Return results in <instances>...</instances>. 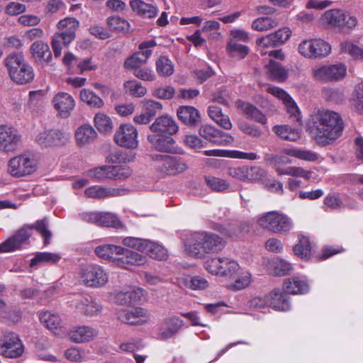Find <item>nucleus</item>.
Instances as JSON below:
<instances>
[{
    "label": "nucleus",
    "mask_w": 363,
    "mask_h": 363,
    "mask_svg": "<svg viewBox=\"0 0 363 363\" xmlns=\"http://www.w3.org/2000/svg\"><path fill=\"white\" fill-rule=\"evenodd\" d=\"M258 224L274 233L286 234L294 228L292 219L283 213L274 211L261 216L257 220Z\"/></svg>",
    "instance_id": "nucleus-5"
},
{
    "label": "nucleus",
    "mask_w": 363,
    "mask_h": 363,
    "mask_svg": "<svg viewBox=\"0 0 363 363\" xmlns=\"http://www.w3.org/2000/svg\"><path fill=\"white\" fill-rule=\"evenodd\" d=\"M294 252L301 258H308L311 252L309 238L304 235L300 236L298 243L294 247Z\"/></svg>",
    "instance_id": "nucleus-49"
},
{
    "label": "nucleus",
    "mask_w": 363,
    "mask_h": 363,
    "mask_svg": "<svg viewBox=\"0 0 363 363\" xmlns=\"http://www.w3.org/2000/svg\"><path fill=\"white\" fill-rule=\"evenodd\" d=\"M347 68L342 64L323 65L312 69L313 77L321 82H330L342 79L346 74Z\"/></svg>",
    "instance_id": "nucleus-10"
},
{
    "label": "nucleus",
    "mask_w": 363,
    "mask_h": 363,
    "mask_svg": "<svg viewBox=\"0 0 363 363\" xmlns=\"http://www.w3.org/2000/svg\"><path fill=\"white\" fill-rule=\"evenodd\" d=\"M268 72L272 79L278 82L284 81L287 76L286 70L279 62L273 60H271L268 65Z\"/></svg>",
    "instance_id": "nucleus-50"
},
{
    "label": "nucleus",
    "mask_w": 363,
    "mask_h": 363,
    "mask_svg": "<svg viewBox=\"0 0 363 363\" xmlns=\"http://www.w3.org/2000/svg\"><path fill=\"white\" fill-rule=\"evenodd\" d=\"M152 147L157 151L174 153L175 143L174 139L170 136L163 135L161 133H155L148 135L147 138Z\"/></svg>",
    "instance_id": "nucleus-28"
},
{
    "label": "nucleus",
    "mask_w": 363,
    "mask_h": 363,
    "mask_svg": "<svg viewBox=\"0 0 363 363\" xmlns=\"http://www.w3.org/2000/svg\"><path fill=\"white\" fill-rule=\"evenodd\" d=\"M117 318L121 322L128 325H142L149 319V313L143 308L132 310L123 309L117 313Z\"/></svg>",
    "instance_id": "nucleus-22"
},
{
    "label": "nucleus",
    "mask_w": 363,
    "mask_h": 363,
    "mask_svg": "<svg viewBox=\"0 0 363 363\" xmlns=\"http://www.w3.org/2000/svg\"><path fill=\"white\" fill-rule=\"evenodd\" d=\"M77 311L90 318L100 316L103 311V305L96 299L82 298L74 303Z\"/></svg>",
    "instance_id": "nucleus-20"
},
{
    "label": "nucleus",
    "mask_w": 363,
    "mask_h": 363,
    "mask_svg": "<svg viewBox=\"0 0 363 363\" xmlns=\"http://www.w3.org/2000/svg\"><path fill=\"white\" fill-rule=\"evenodd\" d=\"M213 228L232 240L242 239L249 232V227L246 225H230L228 227H223L220 224L216 223L213 225Z\"/></svg>",
    "instance_id": "nucleus-32"
},
{
    "label": "nucleus",
    "mask_w": 363,
    "mask_h": 363,
    "mask_svg": "<svg viewBox=\"0 0 363 363\" xmlns=\"http://www.w3.org/2000/svg\"><path fill=\"white\" fill-rule=\"evenodd\" d=\"M323 23L330 28L354 27L357 24L356 18L340 9H330L325 12L322 17Z\"/></svg>",
    "instance_id": "nucleus-11"
},
{
    "label": "nucleus",
    "mask_w": 363,
    "mask_h": 363,
    "mask_svg": "<svg viewBox=\"0 0 363 363\" xmlns=\"http://www.w3.org/2000/svg\"><path fill=\"white\" fill-rule=\"evenodd\" d=\"M21 142V135L18 131L7 125H0V150L4 152H13Z\"/></svg>",
    "instance_id": "nucleus-18"
},
{
    "label": "nucleus",
    "mask_w": 363,
    "mask_h": 363,
    "mask_svg": "<svg viewBox=\"0 0 363 363\" xmlns=\"http://www.w3.org/2000/svg\"><path fill=\"white\" fill-rule=\"evenodd\" d=\"M340 115L331 110H318L311 115L308 130L317 144L326 146L340 138L344 130Z\"/></svg>",
    "instance_id": "nucleus-1"
},
{
    "label": "nucleus",
    "mask_w": 363,
    "mask_h": 363,
    "mask_svg": "<svg viewBox=\"0 0 363 363\" xmlns=\"http://www.w3.org/2000/svg\"><path fill=\"white\" fill-rule=\"evenodd\" d=\"M96 132L90 125H82L77 128L75 137L77 144L80 146L84 145L94 140Z\"/></svg>",
    "instance_id": "nucleus-38"
},
{
    "label": "nucleus",
    "mask_w": 363,
    "mask_h": 363,
    "mask_svg": "<svg viewBox=\"0 0 363 363\" xmlns=\"http://www.w3.org/2000/svg\"><path fill=\"white\" fill-rule=\"evenodd\" d=\"M157 73L162 77H168L174 72V65L172 61L165 56H161L156 61Z\"/></svg>",
    "instance_id": "nucleus-52"
},
{
    "label": "nucleus",
    "mask_w": 363,
    "mask_h": 363,
    "mask_svg": "<svg viewBox=\"0 0 363 363\" xmlns=\"http://www.w3.org/2000/svg\"><path fill=\"white\" fill-rule=\"evenodd\" d=\"M138 132L131 124H122L116 131L114 140L120 146L135 148L138 146Z\"/></svg>",
    "instance_id": "nucleus-16"
},
{
    "label": "nucleus",
    "mask_w": 363,
    "mask_h": 363,
    "mask_svg": "<svg viewBox=\"0 0 363 363\" xmlns=\"http://www.w3.org/2000/svg\"><path fill=\"white\" fill-rule=\"evenodd\" d=\"M69 139V133L59 129L43 130L35 136V141L44 147L64 145Z\"/></svg>",
    "instance_id": "nucleus-14"
},
{
    "label": "nucleus",
    "mask_w": 363,
    "mask_h": 363,
    "mask_svg": "<svg viewBox=\"0 0 363 363\" xmlns=\"http://www.w3.org/2000/svg\"><path fill=\"white\" fill-rule=\"evenodd\" d=\"M145 112L152 118H153L162 108L161 103L151 100L145 99L142 101Z\"/></svg>",
    "instance_id": "nucleus-64"
},
{
    "label": "nucleus",
    "mask_w": 363,
    "mask_h": 363,
    "mask_svg": "<svg viewBox=\"0 0 363 363\" xmlns=\"http://www.w3.org/2000/svg\"><path fill=\"white\" fill-rule=\"evenodd\" d=\"M130 5L134 11L146 18H154L159 12L156 6L146 4L141 0H132Z\"/></svg>",
    "instance_id": "nucleus-37"
},
{
    "label": "nucleus",
    "mask_w": 363,
    "mask_h": 363,
    "mask_svg": "<svg viewBox=\"0 0 363 363\" xmlns=\"http://www.w3.org/2000/svg\"><path fill=\"white\" fill-rule=\"evenodd\" d=\"M208 114L213 121L223 128L225 130H230L232 128V123L228 116L224 114L220 107L214 105L209 106Z\"/></svg>",
    "instance_id": "nucleus-36"
},
{
    "label": "nucleus",
    "mask_w": 363,
    "mask_h": 363,
    "mask_svg": "<svg viewBox=\"0 0 363 363\" xmlns=\"http://www.w3.org/2000/svg\"><path fill=\"white\" fill-rule=\"evenodd\" d=\"M79 279L86 286L99 288L108 282V276L101 266L89 265L81 269Z\"/></svg>",
    "instance_id": "nucleus-9"
},
{
    "label": "nucleus",
    "mask_w": 363,
    "mask_h": 363,
    "mask_svg": "<svg viewBox=\"0 0 363 363\" xmlns=\"http://www.w3.org/2000/svg\"><path fill=\"white\" fill-rule=\"evenodd\" d=\"M181 287H186L192 290H203L208 286V281L200 276L186 277L179 280Z\"/></svg>",
    "instance_id": "nucleus-39"
},
{
    "label": "nucleus",
    "mask_w": 363,
    "mask_h": 363,
    "mask_svg": "<svg viewBox=\"0 0 363 363\" xmlns=\"http://www.w3.org/2000/svg\"><path fill=\"white\" fill-rule=\"evenodd\" d=\"M284 152L286 155H274L272 157V162H273L275 167L279 166L281 164L291 163V160L287 156L294 157L301 160L306 161H315L318 159L316 153L311 150H305L298 148H290L284 150Z\"/></svg>",
    "instance_id": "nucleus-17"
},
{
    "label": "nucleus",
    "mask_w": 363,
    "mask_h": 363,
    "mask_svg": "<svg viewBox=\"0 0 363 363\" xmlns=\"http://www.w3.org/2000/svg\"><path fill=\"white\" fill-rule=\"evenodd\" d=\"M52 104L62 118H67L75 106L73 97L66 92L57 93L53 97Z\"/></svg>",
    "instance_id": "nucleus-23"
},
{
    "label": "nucleus",
    "mask_w": 363,
    "mask_h": 363,
    "mask_svg": "<svg viewBox=\"0 0 363 363\" xmlns=\"http://www.w3.org/2000/svg\"><path fill=\"white\" fill-rule=\"evenodd\" d=\"M6 65L11 79L17 84H24L34 78L33 68L21 53L12 54L6 59Z\"/></svg>",
    "instance_id": "nucleus-4"
},
{
    "label": "nucleus",
    "mask_w": 363,
    "mask_h": 363,
    "mask_svg": "<svg viewBox=\"0 0 363 363\" xmlns=\"http://www.w3.org/2000/svg\"><path fill=\"white\" fill-rule=\"evenodd\" d=\"M298 50L306 58L316 59L328 56L330 53L331 47L322 39H307L300 43Z\"/></svg>",
    "instance_id": "nucleus-8"
},
{
    "label": "nucleus",
    "mask_w": 363,
    "mask_h": 363,
    "mask_svg": "<svg viewBox=\"0 0 363 363\" xmlns=\"http://www.w3.org/2000/svg\"><path fill=\"white\" fill-rule=\"evenodd\" d=\"M79 25V21L73 17H67L58 22L57 28L60 32L55 33L51 43L56 57L60 56L62 45L67 46L74 40Z\"/></svg>",
    "instance_id": "nucleus-3"
},
{
    "label": "nucleus",
    "mask_w": 363,
    "mask_h": 363,
    "mask_svg": "<svg viewBox=\"0 0 363 363\" xmlns=\"http://www.w3.org/2000/svg\"><path fill=\"white\" fill-rule=\"evenodd\" d=\"M30 235L27 225H25L0 245V252H12L20 249L23 245L28 244Z\"/></svg>",
    "instance_id": "nucleus-21"
},
{
    "label": "nucleus",
    "mask_w": 363,
    "mask_h": 363,
    "mask_svg": "<svg viewBox=\"0 0 363 363\" xmlns=\"http://www.w3.org/2000/svg\"><path fill=\"white\" fill-rule=\"evenodd\" d=\"M143 252L147 254L150 257L156 259H165L168 257L167 250L162 246L148 240L146 250Z\"/></svg>",
    "instance_id": "nucleus-46"
},
{
    "label": "nucleus",
    "mask_w": 363,
    "mask_h": 363,
    "mask_svg": "<svg viewBox=\"0 0 363 363\" xmlns=\"http://www.w3.org/2000/svg\"><path fill=\"white\" fill-rule=\"evenodd\" d=\"M228 53L230 57L236 59H243L249 53V48L237 43L233 39H230L226 47Z\"/></svg>",
    "instance_id": "nucleus-42"
},
{
    "label": "nucleus",
    "mask_w": 363,
    "mask_h": 363,
    "mask_svg": "<svg viewBox=\"0 0 363 363\" xmlns=\"http://www.w3.org/2000/svg\"><path fill=\"white\" fill-rule=\"evenodd\" d=\"M235 106L242 111L247 118L253 120L264 125H267V118L255 106L241 100H238L235 102Z\"/></svg>",
    "instance_id": "nucleus-27"
},
{
    "label": "nucleus",
    "mask_w": 363,
    "mask_h": 363,
    "mask_svg": "<svg viewBox=\"0 0 363 363\" xmlns=\"http://www.w3.org/2000/svg\"><path fill=\"white\" fill-rule=\"evenodd\" d=\"M186 252L192 257H201L203 253L216 252L222 249L224 242L217 235L207 232L191 233L184 242Z\"/></svg>",
    "instance_id": "nucleus-2"
},
{
    "label": "nucleus",
    "mask_w": 363,
    "mask_h": 363,
    "mask_svg": "<svg viewBox=\"0 0 363 363\" xmlns=\"http://www.w3.org/2000/svg\"><path fill=\"white\" fill-rule=\"evenodd\" d=\"M148 240L141 239L135 237H126L122 240V243L128 247L135 248L140 252L146 250V245Z\"/></svg>",
    "instance_id": "nucleus-61"
},
{
    "label": "nucleus",
    "mask_w": 363,
    "mask_h": 363,
    "mask_svg": "<svg viewBox=\"0 0 363 363\" xmlns=\"http://www.w3.org/2000/svg\"><path fill=\"white\" fill-rule=\"evenodd\" d=\"M27 227L29 231L32 229H35L40 234L41 237L43 238V243L45 245H48L50 243L52 233L49 230V220L47 218L38 220L35 223L31 225H27Z\"/></svg>",
    "instance_id": "nucleus-40"
},
{
    "label": "nucleus",
    "mask_w": 363,
    "mask_h": 363,
    "mask_svg": "<svg viewBox=\"0 0 363 363\" xmlns=\"http://www.w3.org/2000/svg\"><path fill=\"white\" fill-rule=\"evenodd\" d=\"M69 339L76 343L87 342L98 335V330L88 325L74 327L69 332Z\"/></svg>",
    "instance_id": "nucleus-26"
},
{
    "label": "nucleus",
    "mask_w": 363,
    "mask_h": 363,
    "mask_svg": "<svg viewBox=\"0 0 363 363\" xmlns=\"http://www.w3.org/2000/svg\"><path fill=\"white\" fill-rule=\"evenodd\" d=\"M221 257H214L208 259L205 262L206 269L211 274L215 275H221L220 269L223 264H226V261H221Z\"/></svg>",
    "instance_id": "nucleus-62"
},
{
    "label": "nucleus",
    "mask_w": 363,
    "mask_h": 363,
    "mask_svg": "<svg viewBox=\"0 0 363 363\" xmlns=\"http://www.w3.org/2000/svg\"><path fill=\"white\" fill-rule=\"evenodd\" d=\"M118 257L113 259V264L118 267L130 269L134 266H141L147 262V257L135 251L122 247Z\"/></svg>",
    "instance_id": "nucleus-13"
},
{
    "label": "nucleus",
    "mask_w": 363,
    "mask_h": 363,
    "mask_svg": "<svg viewBox=\"0 0 363 363\" xmlns=\"http://www.w3.org/2000/svg\"><path fill=\"white\" fill-rule=\"evenodd\" d=\"M23 352V346L14 333H6L0 340V354L5 357L16 358Z\"/></svg>",
    "instance_id": "nucleus-12"
},
{
    "label": "nucleus",
    "mask_w": 363,
    "mask_h": 363,
    "mask_svg": "<svg viewBox=\"0 0 363 363\" xmlns=\"http://www.w3.org/2000/svg\"><path fill=\"white\" fill-rule=\"evenodd\" d=\"M251 281V274L248 272H243L240 274L234 283L228 285V289L231 290H241L248 286Z\"/></svg>",
    "instance_id": "nucleus-58"
},
{
    "label": "nucleus",
    "mask_w": 363,
    "mask_h": 363,
    "mask_svg": "<svg viewBox=\"0 0 363 363\" xmlns=\"http://www.w3.org/2000/svg\"><path fill=\"white\" fill-rule=\"evenodd\" d=\"M273 130L277 135L286 140L296 141L301 137V133L298 130L287 125H275Z\"/></svg>",
    "instance_id": "nucleus-43"
},
{
    "label": "nucleus",
    "mask_w": 363,
    "mask_h": 363,
    "mask_svg": "<svg viewBox=\"0 0 363 363\" xmlns=\"http://www.w3.org/2000/svg\"><path fill=\"white\" fill-rule=\"evenodd\" d=\"M150 157L155 169L164 175L175 176L188 169L186 161L178 156L155 154Z\"/></svg>",
    "instance_id": "nucleus-6"
},
{
    "label": "nucleus",
    "mask_w": 363,
    "mask_h": 363,
    "mask_svg": "<svg viewBox=\"0 0 363 363\" xmlns=\"http://www.w3.org/2000/svg\"><path fill=\"white\" fill-rule=\"evenodd\" d=\"M80 99L94 108H101L104 106L103 100L93 91L88 89H82L79 94Z\"/></svg>",
    "instance_id": "nucleus-47"
},
{
    "label": "nucleus",
    "mask_w": 363,
    "mask_h": 363,
    "mask_svg": "<svg viewBox=\"0 0 363 363\" xmlns=\"http://www.w3.org/2000/svg\"><path fill=\"white\" fill-rule=\"evenodd\" d=\"M99 226L111 227L115 228H122L123 225L118 218L111 213H101L100 212Z\"/></svg>",
    "instance_id": "nucleus-55"
},
{
    "label": "nucleus",
    "mask_w": 363,
    "mask_h": 363,
    "mask_svg": "<svg viewBox=\"0 0 363 363\" xmlns=\"http://www.w3.org/2000/svg\"><path fill=\"white\" fill-rule=\"evenodd\" d=\"M182 320L176 316H171L164 320L160 329V337L167 340L174 335L183 326Z\"/></svg>",
    "instance_id": "nucleus-30"
},
{
    "label": "nucleus",
    "mask_w": 363,
    "mask_h": 363,
    "mask_svg": "<svg viewBox=\"0 0 363 363\" xmlns=\"http://www.w3.org/2000/svg\"><path fill=\"white\" fill-rule=\"evenodd\" d=\"M123 250L122 247L119 245H104L98 246L95 249L96 254L105 259L112 260L113 262V255H118L120 251Z\"/></svg>",
    "instance_id": "nucleus-48"
},
{
    "label": "nucleus",
    "mask_w": 363,
    "mask_h": 363,
    "mask_svg": "<svg viewBox=\"0 0 363 363\" xmlns=\"http://www.w3.org/2000/svg\"><path fill=\"white\" fill-rule=\"evenodd\" d=\"M32 57L35 61L41 64L50 63L52 60V52L48 45L43 41L34 42L30 46Z\"/></svg>",
    "instance_id": "nucleus-31"
},
{
    "label": "nucleus",
    "mask_w": 363,
    "mask_h": 363,
    "mask_svg": "<svg viewBox=\"0 0 363 363\" xmlns=\"http://www.w3.org/2000/svg\"><path fill=\"white\" fill-rule=\"evenodd\" d=\"M279 24L277 19L272 17H260L256 18L252 23V28L257 31H265L270 30Z\"/></svg>",
    "instance_id": "nucleus-45"
},
{
    "label": "nucleus",
    "mask_w": 363,
    "mask_h": 363,
    "mask_svg": "<svg viewBox=\"0 0 363 363\" xmlns=\"http://www.w3.org/2000/svg\"><path fill=\"white\" fill-rule=\"evenodd\" d=\"M37 161L33 155L24 153L14 157L9 162V172L16 177L31 174L36 170Z\"/></svg>",
    "instance_id": "nucleus-7"
},
{
    "label": "nucleus",
    "mask_w": 363,
    "mask_h": 363,
    "mask_svg": "<svg viewBox=\"0 0 363 363\" xmlns=\"http://www.w3.org/2000/svg\"><path fill=\"white\" fill-rule=\"evenodd\" d=\"M111 179L123 180L129 177L132 174V169L127 165H114L111 168Z\"/></svg>",
    "instance_id": "nucleus-60"
},
{
    "label": "nucleus",
    "mask_w": 363,
    "mask_h": 363,
    "mask_svg": "<svg viewBox=\"0 0 363 363\" xmlns=\"http://www.w3.org/2000/svg\"><path fill=\"white\" fill-rule=\"evenodd\" d=\"M61 259V255L59 253H52L48 252H37L35 257L30 261V267L41 264H57Z\"/></svg>",
    "instance_id": "nucleus-41"
},
{
    "label": "nucleus",
    "mask_w": 363,
    "mask_h": 363,
    "mask_svg": "<svg viewBox=\"0 0 363 363\" xmlns=\"http://www.w3.org/2000/svg\"><path fill=\"white\" fill-rule=\"evenodd\" d=\"M40 320L50 330L58 329L61 325V318L59 315L50 311L42 312L40 315Z\"/></svg>",
    "instance_id": "nucleus-44"
},
{
    "label": "nucleus",
    "mask_w": 363,
    "mask_h": 363,
    "mask_svg": "<svg viewBox=\"0 0 363 363\" xmlns=\"http://www.w3.org/2000/svg\"><path fill=\"white\" fill-rule=\"evenodd\" d=\"M269 306L276 311H286L290 309L291 303L287 292L275 289L269 293Z\"/></svg>",
    "instance_id": "nucleus-29"
},
{
    "label": "nucleus",
    "mask_w": 363,
    "mask_h": 363,
    "mask_svg": "<svg viewBox=\"0 0 363 363\" xmlns=\"http://www.w3.org/2000/svg\"><path fill=\"white\" fill-rule=\"evenodd\" d=\"M111 166H101L89 171V176L96 181H103L104 179H111Z\"/></svg>",
    "instance_id": "nucleus-57"
},
{
    "label": "nucleus",
    "mask_w": 363,
    "mask_h": 363,
    "mask_svg": "<svg viewBox=\"0 0 363 363\" xmlns=\"http://www.w3.org/2000/svg\"><path fill=\"white\" fill-rule=\"evenodd\" d=\"M341 50L350 55L354 60H363V48L350 41L342 42L340 45Z\"/></svg>",
    "instance_id": "nucleus-51"
},
{
    "label": "nucleus",
    "mask_w": 363,
    "mask_h": 363,
    "mask_svg": "<svg viewBox=\"0 0 363 363\" xmlns=\"http://www.w3.org/2000/svg\"><path fill=\"white\" fill-rule=\"evenodd\" d=\"M221 261H226V264H223L222 266V269H220L221 276L223 277H232L235 273H236L239 269V264L235 260L228 258V257H221Z\"/></svg>",
    "instance_id": "nucleus-63"
},
{
    "label": "nucleus",
    "mask_w": 363,
    "mask_h": 363,
    "mask_svg": "<svg viewBox=\"0 0 363 363\" xmlns=\"http://www.w3.org/2000/svg\"><path fill=\"white\" fill-rule=\"evenodd\" d=\"M284 287L287 294H301L308 291L309 286L307 281L300 277H292L285 280Z\"/></svg>",
    "instance_id": "nucleus-35"
},
{
    "label": "nucleus",
    "mask_w": 363,
    "mask_h": 363,
    "mask_svg": "<svg viewBox=\"0 0 363 363\" xmlns=\"http://www.w3.org/2000/svg\"><path fill=\"white\" fill-rule=\"evenodd\" d=\"M150 129L155 133L173 135L178 131L179 126L172 117L163 115L156 118L151 125Z\"/></svg>",
    "instance_id": "nucleus-25"
},
{
    "label": "nucleus",
    "mask_w": 363,
    "mask_h": 363,
    "mask_svg": "<svg viewBox=\"0 0 363 363\" xmlns=\"http://www.w3.org/2000/svg\"><path fill=\"white\" fill-rule=\"evenodd\" d=\"M199 135L206 140L216 145H225L230 141L229 138H232L228 133L208 124L200 127Z\"/></svg>",
    "instance_id": "nucleus-24"
},
{
    "label": "nucleus",
    "mask_w": 363,
    "mask_h": 363,
    "mask_svg": "<svg viewBox=\"0 0 363 363\" xmlns=\"http://www.w3.org/2000/svg\"><path fill=\"white\" fill-rule=\"evenodd\" d=\"M177 114L182 123L189 126H196L201 122L199 111L193 106H181Z\"/></svg>",
    "instance_id": "nucleus-33"
},
{
    "label": "nucleus",
    "mask_w": 363,
    "mask_h": 363,
    "mask_svg": "<svg viewBox=\"0 0 363 363\" xmlns=\"http://www.w3.org/2000/svg\"><path fill=\"white\" fill-rule=\"evenodd\" d=\"M268 93L281 100L292 121H299L301 113L293 99L282 89L273 86L267 88Z\"/></svg>",
    "instance_id": "nucleus-19"
},
{
    "label": "nucleus",
    "mask_w": 363,
    "mask_h": 363,
    "mask_svg": "<svg viewBox=\"0 0 363 363\" xmlns=\"http://www.w3.org/2000/svg\"><path fill=\"white\" fill-rule=\"evenodd\" d=\"M125 191L119 189L105 188L99 186H93L85 190V195L89 198L104 199L108 196L123 195Z\"/></svg>",
    "instance_id": "nucleus-34"
},
{
    "label": "nucleus",
    "mask_w": 363,
    "mask_h": 363,
    "mask_svg": "<svg viewBox=\"0 0 363 363\" xmlns=\"http://www.w3.org/2000/svg\"><path fill=\"white\" fill-rule=\"evenodd\" d=\"M95 125L99 131L107 133L113 128L112 122L108 116L102 113L96 114L94 117Z\"/></svg>",
    "instance_id": "nucleus-56"
},
{
    "label": "nucleus",
    "mask_w": 363,
    "mask_h": 363,
    "mask_svg": "<svg viewBox=\"0 0 363 363\" xmlns=\"http://www.w3.org/2000/svg\"><path fill=\"white\" fill-rule=\"evenodd\" d=\"M124 88L130 95L134 97H142L147 93V89L137 80H129L124 83Z\"/></svg>",
    "instance_id": "nucleus-53"
},
{
    "label": "nucleus",
    "mask_w": 363,
    "mask_h": 363,
    "mask_svg": "<svg viewBox=\"0 0 363 363\" xmlns=\"http://www.w3.org/2000/svg\"><path fill=\"white\" fill-rule=\"evenodd\" d=\"M271 267L273 269V274L279 277L286 275L292 270V266L289 262L278 258L272 261Z\"/></svg>",
    "instance_id": "nucleus-54"
},
{
    "label": "nucleus",
    "mask_w": 363,
    "mask_h": 363,
    "mask_svg": "<svg viewBox=\"0 0 363 363\" xmlns=\"http://www.w3.org/2000/svg\"><path fill=\"white\" fill-rule=\"evenodd\" d=\"M107 24L111 30L116 32L126 31L129 28L128 22L119 16L108 18Z\"/></svg>",
    "instance_id": "nucleus-59"
},
{
    "label": "nucleus",
    "mask_w": 363,
    "mask_h": 363,
    "mask_svg": "<svg viewBox=\"0 0 363 363\" xmlns=\"http://www.w3.org/2000/svg\"><path fill=\"white\" fill-rule=\"evenodd\" d=\"M156 42L154 40L143 42L139 45L140 51L134 53L124 62V67L128 69L135 70L145 64L152 54L149 48L155 47Z\"/></svg>",
    "instance_id": "nucleus-15"
}]
</instances>
